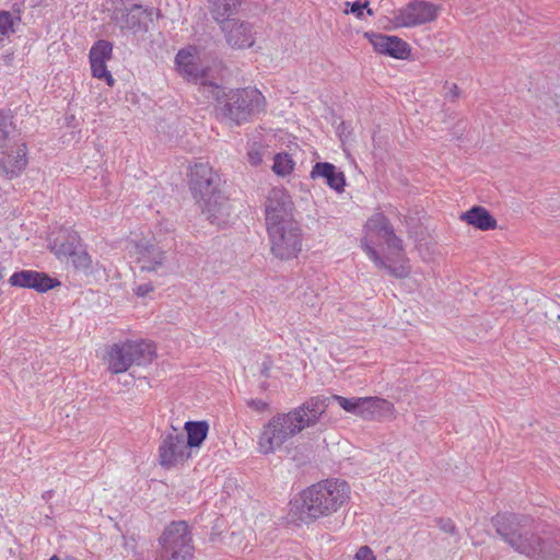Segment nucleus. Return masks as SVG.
I'll return each mask as SVG.
<instances>
[{"instance_id":"9d476101","label":"nucleus","mask_w":560,"mask_h":560,"mask_svg":"<svg viewBox=\"0 0 560 560\" xmlns=\"http://www.w3.org/2000/svg\"><path fill=\"white\" fill-rule=\"evenodd\" d=\"M175 65L180 75L198 85V92L202 96L205 85L218 84L217 81L210 79V68L200 66L195 46L179 49L175 56Z\"/></svg>"},{"instance_id":"9b49d317","label":"nucleus","mask_w":560,"mask_h":560,"mask_svg":"<svg viewBox=\"0 0 560 560\" xmlns=\"http://www.w3.org/2000/svg\"><path fill=\"white\" fill-rule=\"evenodd\" d=\"M266 228L295 223L294 203L283 188L275 187L269 190L265 202Z\"/></svg>"},{"instance_id":"aec40b11","label":"nucleus","mask_w":560,"mask_h":560,"mask_svg":"<svg viewBox=\"0 0 560 560\" xmlns=\"http://www.w3.org/2000/svg\"><path fill=\"white\" fill-rule=\"evenodd\" d=\"M311 177L323 178L325 183L335 191L342 192L346 186V176L332 163L317 162L311 171Z\"/></svg>"},{"instance_id":"ddd939ff","label":"nucleus","mask_w":560,"mask_h":560,"mask_svg":"<svg viewBox=\"0 0 560 560\" xmlns=\"http://www.w3.org/2000/svg\"><path fill=\"white\" fill-rule=\"evenodd\" d=\"M136 264L140 271L167 276L172 272L166 252L152 240H140L135 245Z\"/></svg>"},{"instance_id":"4468645a","label":"nucleus","mask_w":560,"mask_h":560,"mask_svg":"<svg viewBox=\"0 0 560 560\" xmlns=\"http://www.w3.org/2000/svg\"><path fill=\"white\" fill-rule=\"evenodd\" d=\"M159 464L164 469H172L184 464L190 457V451L185 444V435L174 427L161 436L159 445Z\"/></svg>"},{"instance_id":"b1692460","label":"nucleus","mask_w":560,"mask_h":560,"mask_svg":"<svg viewBox=\"0 0 560 560\" xmlns=\"http://www.w3.org/2000/svg\"><path fill=\"white\" fill-rule=\"evenodd\" d=\"M131 361L139 366L150 364L156 357V347L151 341L145 340H126Z\"/></svg>"},{"instance_id":"6e6552de","label":"nucleus","mask_w":560,"mask_h":560,"mask_svg":"<svg viewBox=\"0 0 560 560\" xmlns=\"http://www.w3.org/2000/svg\"><path fill=\"white\" fill-rule=\"evenodd\" d=\"M160 555L175 560H192L195 547L191 529L185 521H173L168 524L160 539Z\"/></svg>"},{"instance_id":"a878e982","label":"nucleus","mask_w":560,"mask_h":560,"mask_svg":"<svg viewBox=\"0 0 560 560\" xmlns=\"http://www.w3.org/2000/svg\"><path fill=\"white\" fill-rule=\"evenodd\" d=\"M21 22V10L18 4L13 5L12 11L0 10V45L12 34Z\"/></svg>"},{"instance_id":"79ce46f5","label":"nucleus","mask_w":560,"mask_h":560,"mask_svg":"<svg viewBox=\"0 0 560 560\" xmlns=\"http://www.w3.org/2000/svg\"><path fill=\"white\" fill-rule=\"evenodd\" d=\"M7 275V268L0 262V280H2Z\"/></svg>"},{"instance_id":"393cba45","label":"nucleus","mask_w":560,"mask_h":560,"mask_svg":"<svg viewBox=\"0 0 560 560\" xmlns=\"http://www.w3.org/2000/svg\"><path fill=\"white\" fill-rule=\"evenodd\" d=\"M184 428L187 432V438H185V444H187L189 451L191 448L200 447L203 441L207 439L209 432L208 422L187 421Z\"/></svg>"},{"instance_id":"f3484780","label":"nucleus","mask_w":560,"mask_h":560,"mask_svg":"<svg viewBox=\"0 0 560 560\" xmlns=\"http://www.w3.org/2000/svg\"><path fill=\"white\" fill-rule=\"evenodd\" d=\"M364 36L372 44L375 51L395 59H407L410 46L398 36L366 32Z\"/></svg>"},{"instance_id":"f03ea898","label":"nucleus","mask_w":560,"mask_h":560,"mask_svg":"<svg viewBox=\"0 0 560 560\" xmlns=\"http://www.w3.org/2000/svg\"><path fill=\"white\" fill-rule=\"evenodd\" d=\"M325 401L308 398L288 412L272 416L260 431L258 451L264 455L272 454L303 430L315 427L326 413Z\"/></svg>"},{"instance_id":"72a5a7b5","label":"nucleus","mask_w":560,"mask_h":560,"mask_svg":"<svg viewBox=\"0 0 560 560\" xmlns=\"http://www.w3.org/2000/svg\"><path fill=\"white\" fill-rule=\"evenodd\" d=\"M383 240L393 254H399L404 250L402 240L395 234L394 229L390 231V234H386Z\"/></svg>"},{"instance_id":"2eb2a0df","label":"nucleus","mask_w":560,"mask_h":560,"mask_svg":"<svg viewBox=\"0 0 560 560\" xmlns=\"http://www.w3.org/2000/svg\"><path fill=\"white\" fill-rule=\"evenodd\" d=\"M213 21L219 25L232 48L245 49L255 44V33L249 22L233 16H221Z\"/></svg>"},{"instance_id":"2f4dec72","label":"nucleus","mask_w":560,"mask_h":560,"mask_svg":"<svg viewBox=\"0 0 560 560\" xmlns=\"http://www.w3.org/2000/svg\"><path fill=\"white\" fill-rule=\"evenodd\" d=\"M345 13H351L355 18L362 20L364 18V12H366L368 15L373 16L374 11L369 7V1H361L357 0L353 2L347 1L346 3Z\"/></svg>"},{"instance_id":"cd10ccee","label":"nucleus","mask_w":560,"mask_h":560,"mask_svg":"<svg viewBox=\"0 0 560 560\" xmlns=\"http://www.w3.org/2000/svg\"><path fill=\"white\" fill-rule=\"evenodd\" d=\"M243 0H208V8L213 20L221 16H234L237 14Z\"/></svg>"},{"instance_id":"473e14b6","label":"nucleus","mask_w":560,"mask_h":560,"mask_svg":"<svg viewBox=\"0 0 560 560\" xmlns=\"http://www.w3.org/2000/svg\"><path fill=\"white\" fill-rule=\"evenodd\" d=\"M90 65L94 78L105 81L109 86L115 84V79L107 69L106 61H90Z\"/></svg>"},{"instance_id":"6ab92c4d","label":"nucleus","mask_w":560,"mask_h":560,"mask_svg":"<svg viewBox=\"0 0 560 560\" xmlns=\"http://www.w3.org/2000/svg\"><path fill=\"white\" fill-rule=\"evenodd\" d=\"M15 149L0 159V172L8 178L19 177L27 166V145L25 142H14Z\"/></svg>"},{"instance_id":"58836bf2","label":"nucleus","mask_w":560,"mask_h":560,"mask_svg":"<svg viewBox=\"0 0 560 560\" xmlns=\"http://www.w3.org/2000/svg\"><path fill=\"white\" fill-rule=\"evenodd\" d=\"M459 94H460L459 88L457 86V84L453 83L450 86L448 92H446L445 97L450 101H455L459 97Z\"/></svg>"},{"instance_id":"0eeeda50","label":"nucleus","mask_w":560,"mask_h":560,"mask_svg":"<svg viewBox=\"0 0 560 560\" xmlns=\"http://www.w3.org/2000/svg\"><path fill=\"white\" fill-rule=\"evenodd\" d=\"M392 226L389 219L382 212L373 214L364 225L365 236L361 238V248L368 257L381 269L387 270L395 278H405L409 271L404 265L392 266L388 265L383 257L377 253L372 243L369 241L370 235H376L383 238L386 234H390Z\"/></svg>"},{"instance_id":"5701e85b","label":"nucleus","mask_w":560,"mask_h":560,"mask_svg":"<svg viewBox=\"0 0 560 560\" xmlns=\"http://www.w3.org/2000/svg\"><path fill=\"white\" fill-rule=\"evenodd\" d=\"M460 220L480 231H490L497 228L495 218L481 206H474L466 212H463Z\"/></svg>"},{"instance_id":"7c9ffc66","label":"nucleus","mask_w":560,"mask_h":560,"mask_svg":"<svg viewBox=\"0 0 560 560\" xmlns=\"http://www.w3.org/2000/svg\"><path fill=\"white\" fill-rule=\"evenodd\" d=\"M71 264L75 270L90 275L93 271L92 259L83 247L79 249L71 258Z\"/></svg>"},{"instance_id":"412c9836","label":"nucleus","mask_w":560,"mask_h":560,"mask_svg":"<svg viewBox=\"0 0 560 560\" xmlns=\"http://www.w3.org/2000/svg\"><path fill=\"white\" fill-rule=\"evenodd\" d=\"M49 246L58 259L71 258L83 247L81 237L74 231H65V235L54 238Z\"/></svg>"},{"instance_id":"a211bd4d","label":"nucleus","mask_w":560,"mask_h":560,"mask_svg":"<svg viewBox=\"0 0 560 560\" xmlns=\"http://www.w3.org/2000/svg\"><path fill=\"white\" fill-rule=\"evenodd\" d=\"M9 282L12 287L33 289L45 293L60 285V281L49 275L36 270H20L14 272Z\"/></svg>"},{"instance_id":"c756f323","label":"nucleus","mask_w":560,"mask_h":560,"mask_svg":"<svg viewBox=\"0 0 560 560\" xmlns=\"http://www.w3.org/2000/svg\"><path fill=\"white\" fill-rule=\"evenodd\" d=\"M295 165L291 155L287 152L277 153L273 158L272 171L279 176L289 175Z\"/></svg>"},{"instance_id":"ea45409f","label":"nucleus","mask_w":560,"mask_h":560,"mask_svg":"<svg viewBox=\"0 0 560 560\" xmlns=\"http://www.w3.org/2000/svg\"><path fill=\"white\" fill-rule=\"evenodd\" d=\"M249 161L253 165H258L261 162V156L259 152H249L248 153Z\"/></svg>"},{"instance_id":"7ed1b4c3","label":"nucleus","mask_w":560,"mask_h":560,"mask_svg":"<svg viewBox=\"0 0 560 560\" xmlns=\"http://www.w3.org/2000/svg\"><path fill=\"white\" fill-rule=\"evenodd\" d=\"M350 500L347 481L331 478L316 482L300 493L292 502L291 511L305 524L330 516Z\"/></svg>"},{"instance_id":"f704fd0d","label":"nucleus","mask_w":560,"mask_h":560,"mask_svg":"<svg viewBox=\"0 0 560 560\" xmlns=\"http://www.w3.org/2000/svg\"><path fill=\"white\" fill-rule=\"evenodd\" d=\"M438 527L446 534L455 535L457 533L456 526L451 518H436L435 520Z\"/></svg>"},{"instance_id":"39448f33","label":"nucleus","mask_w":560,"mask_h":560,"mask_svg":"<svg viewBox=\"0 0 560 560\" xmlns=\"http://www.w3.org/2000/svg\"><path fill=\"white\" fill-rule=\"evenodd\" d=\"M223 184L219 172L208 163H197L190 168L189 189L192 198L210 222L218 225L225 223L230 214Z\"/></svg>"},{"instance_id":"f257e3e1","label":"nucleus","mask_w":560,"mask_h":560,"mask_svg":"<svg viewBox=\"0 0 560 560\" xmlns=\"http://www.w3.org/2000/svg\"><path fill=\"white\" fill-rule=\"evenodd\" d=\"M498 536L530 560H560V529L527 514L503 512L491 518Z\"/></svg>"},{"instance_id":"c85d7f7f","label":"nucleus","mask_w":560,"mask_h":560,"mask_svg":"<svg viewBox=\"0 0 560 560\" xmlns=\"http://www.w3.org/2000/svg\"><path fill=\"white\" fill-rule=\"evenodd\" d=\"M113 43L107 39L96 40L90 49V61H107L113 57Z\"/></svg>"},{"instance_id":"4be33fe9","label":"nucleus","mask_w":560,"mask_h":560,"mask_svg":"<svg viewBox=\"0 0 560 560\" xmlns=\"http://www.w3.org/2000/svg\"><path fill=\"white\" fill-rule=\"evenodd\" d=\"M106 360L113 374L124 373L133 364L126 341L110 346Z\"/></svg>"},{"instance_id":"c9c22d12","label":"nucleus","mask_w":560,"mask_h":560,"mask_svg":"<svg viewBox=\"0 0 560 560\" xmlns=\"http://www.w3.org/2000/svg\"><path fill=\"white\" fill-rule=\"evenodd\" d=\"M246 405L248 408L258 413H264L269 409V402L261 399L250 398L246 400Z\"/></svg>"},{"instance_id":"37998d69","label":"nucleus","mask_w":560,"mask_h":560,"mask_svg":"<svg viewBox=\"0 0 560 560\" xmlns=\"http://www.w3.org/2000/svg\"><path fill=\"white\" fill-rule=\"evenodd\" d=\"M267 387H268L267 382L261 383V385H260V388H261V389H264V390H265V389H267Z\"/></svg>"},{"instance_id":"e433bc0d","label":"nucleus","mask_w":560,"mask_h":560,"mask_svg":"<svg viewBox=\"0 0 560 560\" xmlns=\"http://www.w3.org/2000/svg\"><path fill=\"white\" fill-rule=\"evenodd\" d=\"M357 560H376L372 549L369 546H362L355 553Z\"/></svg>"},{"instance_id":"f8f14e48","label":"nucleus","mask_w":560,"mask_h":560,"mask_svg":"<svg viewBox=\"0 0 560 560\" xmlns=\"http://www.w3.org/2000/svg\"><path fill=\"white\" fill-rule=\"evenodd\" d=\"M153 8L133 3L129 8H116L113 11L112 20L122 33H131L133 35L145 34L153 22Z\"/></svg>"},{"instance_id":"1a4fd4ad","label":"nucleus","mask_w":560,"mask_h":560,"mask_svg":"<svg viewBox=\"0 0 560 560\" xmlns=\"http://www.w3.org/2000/svg\"><path fill=\"white\" fill-rule=\"evenodd\" d=\"M271 254L280 260H290L301 253L303 233L299 222L267 229Z\"/></svg>"},{"instance_id":"4c0bfd02","label":"nucleus","mask_w":560,"mask_h":560,"mask_svg":"<svg viewBox=\"0 0 560 560\" xmlns=\"http://www.w3.org/2000/svg\"><path fill=\"white\" fill-rule=\"evenodd\" d=\"M154 290L153 285L151 282H148V283H143V284H139L135 288V294L139 298H144L147 296L150 292H152Z\"/></svg>"},{"instance_id":"a19ab883","label":"nucleus","mask_w":560,"mask_h":560,"mask_svg":"<svg viewBox=\"0 0 560 560\" xmlns=\"http://www.w3.org/2000/svg\"><path fill=\"white\" fill-rule=\"evenodd\" d=\"M269 371H270V362L269 361H264L262 365H261V370H260L261 375L264 377L268 378L269 377Z\"/></svg>"},{"instance_id":"dca6fc26","label":"nucleus","mask_w":560,"mask_h":560,"mask_svg":"<svg viewBox=\"0 0 560 560\" xmlns=\"http://www.w3.org/2000/svg\"><path fill=\"white\" fill-rule=\"evenodd\" d=\"M439 7L424 0H411L398 11L395 20L398 25L412 27L434 21Z\"/></svg>"},{"instance_id":"bb28decb","label":"nucleus","mask_w":560,"mask_h":560,"mask_svg":"<svg viewBox=\"0 0 560 560\" xmlns=\"http://www.w3.org/2000/svg\"><path fill=\"white\" fill-rule=\"evenodd\" d=\"M13 119L11 110L0 109V151L3 153L12 141L15 142L16 127Z\"/></svg>"},{"instance_id":"423d86ee","label":"nucleus","mask_w":560,"mask_h":560,"mask_svg":"<svg viewBox=\"0 0 560 560\" xmlns=\"http://www.w3.org/2000/svg\"><path fill=\"white\" fill-rule=\"evenodd\" d=\"M311 398L326 399V409L331 401H336L345 411L359 416L363 419H381L392 413L393 404L380 397H351L340 395L324 396L317 395Z\"/></svg>"},{"instance_id":"20e7f679","label":"nucleus","mask_w":560,"mask_h":560,"mask_svg":"<svg viewBox=\"0 0 560 560\" xmlns=\"http://www.w3.org/2000/svg\"><path fill=\"white\" fill-rule=\"evenodd\" d=\"M207 102H215L218 117L230 124L240 126L262 113L266 100L256 88L228 89L221 84H207L203 88Z\"/></svg>"}]
</instances>
